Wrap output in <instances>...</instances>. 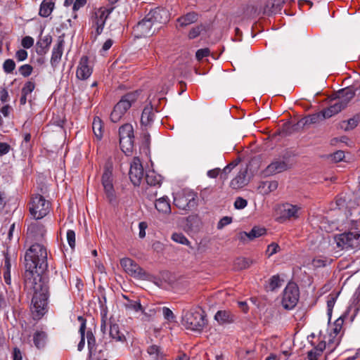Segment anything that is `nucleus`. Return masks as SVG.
I'll list each match as a JSON object with an SVG mask.
<instances>
[{"mask_svg": "<svg viewBox=\"0 0 360 360\" xmlns=\"http://www.w3.org/2000/svg\"><path fill=\"white\" fill-rule=\"evenodd\" d=\"M48 252L46 248L38 243L32 245L25 254L24 281H47L45 274L48 269Z\"/></svg>", "mask_w": 360, "mask_h": 360, "instance_id": "1", "label": "nucleus"}, {"mask_svg": "<svg viewBox=\"0 0 360 360\" xmlns=\"http://www.w3.org/2000/svg\"><path fill=\"white\" fill-rule=\"evenodd\" d=\"M24 283L26 288L33 291L32 303L36 313V316L40 318L44 314L47 305L49 297L47 281H31L30 284L28 283V281H24Z\"/></svg>", "mask_w": 360, "mask_h": 360, "instance_id": "2", "label": "nucleus"}, {"mask_svg": "<svg viewBox=\"0 0 360 360\" xmlns=\"http://www.w3.org/2000/svg\"><path fill=\"white\" fill-rule=\"evenodd\" d=\"M205 311L200 307L184 311L182 325L188 330L201 332L207 324Z\"/></svg>", "mask_w": 360, "mask_h": 360, "instance_id": "3", "label": "nucleus"}, {"mask_svg": "<svg viewBox=\"0 0 360 360\" xmlns=\"http://www.w3.org/2000/svg\"><path fill=\"white\" fill-rule=\"evenodd\" d=\"M294 162L290 153H285L281 157L275 159L264 170L265 176H272L291 169Z\"/></svg>", "mask_w": 360, "mask_h": 360, "instance_id": "4", "label": "nucleus"}, {"mask_svg": "<svg viewBox=\"0 0 360 360\" xmlns=\"http://www.w3.org/2000/svg\"><path fill=\"white\" fill-rule=\"evenodd\" d=\"M138 92H130L122 97L120 101L115 105L110 114V120L112 122H117L124 115L131 104L138 98Z\"/></svg>", "mask_w": 360, "mask_h": 360, "instance_id": "5", "label": "nucleus"}, {"mask_svg": "<svg viewBox=\"0 0 360 360\" xmlns=\"http://www.w3.org/2000/svg\"><path fill=\"white\" fill-rule=\"evenodd\" d=\"M50 210V203L41 195L32 198L30 206L31 215L36 219H40L47 215Z\"/></svg>", "mask_w": 360, "mask_h": 360, "instance_id": "6", "label": "nucleus"}, {"mask_svg": "<svg viewBox=\"0 0 360 360\" xmlns=\"http://www.w3.org/2000/svg\"><path fill=\"white\" fill-rule=\"evenodd\" d=\"M120 145L124 153L131 151L134 146V129L131 124H124L119 129Z\"/></svg>", "mask_w": 360, "mask_h": 360, "instance_id": "7", "label": "nucleus"}, {"mask_svg": "<svg viewBox=\"0 0 360 360\" xmlns=\"http://www.w3.org/2000/svg\"><path fill=\"white\" fill-rule=\"evenodd\" d=\"M360 234L357 232L344 233L335 238L337 246L341 249H359Z\"/></svg>", "mask_w": 360, "mask_h": 360, "instance_id": "8", "label": "nucleus"}, {"mask_svg": "<svg viewBox=\"0 0 360 360\" xmlns=\"http://www.w3.org/2000/svg\"><path fill=\"white\" fill-rule=\"evenodd\" d=\"M299 289L294 283H290L284 289L282 305L286 309H293L299 300Z\"/></svg>", "mask_w": 360, "mask_h": 360, "instance_id": "9", "label": "nucleus"}, {"mask_svg": "<svg viewBox=\"0 0 360 360\" xmlns=\"http://www.w3.org/2000/svg\"><path fill=\"white\" fill-rule=\"evenodd\" d=\"M174 204L179 209L191 210L197 206V195L193 192L178 194L174 198Z\"/></svg>", "mask_w": 360, "mask_h": 360, "instance_id": "10", "label": "nucleus"}, {"mask_svg": "<svg viewBox=\"0 0 360 360\" xmlns=\"http://www.w3.org/2000/svg\"><path fill=\"white\" fill-rule=\"evenodd\" d=\"M157 30L147 15L139 21L133 29V33L136 38H141L153 34Z\"/></svg>", "mask_w": 360, "mask_h": 360, "instance_id": "11", "label": "nucleus"}, {"mask_svg": "<svg viewBox=\"0 0 360 360\" xmlns=\"http://www.w3.org/2000/svg\"><path fill=\"white\" fill-rule=\"evenodd\" d=\"M147 16L148 19L150 20L157 30H160L162 25L166 24L169 20L168 11L160 8L151 10L147 14Z\"/></svg>", "mask_w": 360, "mask_h": 360, "instance_id": "12", "label": "nucleus"}, {"mask_svg": "<svg viewBox=\"0 0 360 360\" xmlns=\"http://www.w3.org/2000/svg\"><path fill=\"white\" fill-rule=\"evenodd\" d=\"M105 195L110 202L115 200V190L112 184V169L106 167L101 179Z\"/></svg>", "mask_w": 360, "mask_h": 360, "instance_id": "13", "label": "nucleus"}, {"mask_svg": "<svg viewBox=\"0 0 360 360\" xmlns=\"http://www.w3.org/2000/svg\"><path fill=\"white\" fill-rule=\"evenodd\" d=\"M120 264L124 270L132 276L141 278L146 274L144 270L130 258L122 259Z\"/></svg>", "mask_w": 360, "mask_h": 360, "instance_id": "14", "label": "nucleus"}, {"mask_svg": "<svg viewBox=\"0 0 360 360\" xmlns=\"http://www.w3.org/2000/svg\"><path fill=\"white\" fill-rule=\"evenodd\" d=\"M109 13L110 11L108 10L102 8L98 9L93 13L91 16L92 26L96 27V36L102 32L105 20Z\"/></svg>", "mask_w": 360, "mask_h": 360, "instance_id": "15", "label": "nucleus"}, {"mask_svg": "<svg viewBox=\"0 0 360 360\" xmlns=\"http://www.w3.org/2000/svg\"><path fill=\"white\" fill-rule=\"evenodd\" d=\"M143 168L139 158H134L131 164L129 175L131 183L138 186L143 177Z\"/></svg>", "mask_w": 360, "mask_h": 360, "instance_id": "16", "label": "nucleus"}, {"mask_svg": "<svg viewBox=\"0 0 360 360\" xmlns=\"http://www.w3.org/2000/svg\"><path fill=\"white\" fill-rule=\"evenodd\" d=\"M279 218L283 220L290 219L291 218H298V211L300 207L289 203L283 204L278 207Z\"/></svg>", "mask_w": 360, "mask_h": 360, "instance_id": "17", "label": "nucleus"}, {"mask_svg": "<svg viewBox=\"0 0 360 360\" xmlns=\"http://www.w3.org/2000/svg\"><path fill=\"white\" fill-rule=\"evenodd\" d=\"M64 34L58 38L57 44L54 46L51 58V65L55 69L59 64L63 52Z\"/></svg>", "mask_w": 360, "mask_h": 360, "instance_id": "18", "label": "nucleus"}, {"mask_svg": "<svg viewBox=\"0 0 360 360\" xmlns=\"http://www.w3.org/2000/svg\"><path fill=\"white\" fill-rule=\"evenodd\" d=\"M266 230L264 228L254 226L250 232L242 231L238 234V239L243 243L255 240L265 235Z\"/></svg>", "mask_w": 360, "mask_h": 360, "instance_id": "19", "label": "nucleus"}, {"mask_svg": "<svg viewBox=\"0 0 360 360\" xmlns=\"http://www.w3.org/2000/svg\"><path fill=\"white\" fill-rule=\"evenodd\" d=\"M86 339L89 357H91L97 352L98 353H101L103 352V350L106 349L105 347V345H106L105 342L104 343V345L99 348V344L96 343V338L91 330H88L86 332Z\"/></svg>", "mask_w": 360, "mask_h": 360, "instance_id": "20", "label": "nucleus"}, {"mask_svg": "<svg viewBox=\"0 0 360 360\" xmlns=\"http://www.w3.org/2000/svg\"><path fill=\"white\" fill-rule=\"evenodd\" d=\"M88 58L83 56L77 70V77L79 79H86L91 75V69L88 65Z\"/></svg>", "mask_w": 360, "mask_h": 360, "instance_id": "21", "label": "nucleus"}, {"mask_svg": "<svg viewBox=\"0 0 360 360\" xmlns=\"http://www.w3.org/2000/svg\"><path fill=\"white\" fill-rule=\"evenodd\" d=\"M248 169L244 168L238 172L237 176L231 180L230 186L233 189H238L247 185L248 180L247 179Z\"/></svg>", "mask_w": 360, "mask_h": 360, "instance_id": "22", "label": "nucleus"}, {"mask_svg": "<svg viewBox=\"0 0 360 360\" xmlns=\"http://www.w3.org/2000/svg\"><path fill=\"white\" fill-rule=\"evenodd\" d=\"M344 108H345V103H341L337 99L328 108L323 110L321 112L323 113V118L326 119L338 113Z\"/></svg>", "mask_w": 360, "mask_h": 360, "instance_id": "23", "label": "nucleus"}, {"mask_svg": "<svg viewBox=\"0 0 360 360\" xmlns=\"http://www.w3.org/2000/svg\"><path fill=\"white\" fill-rule=\"evenodd\" d=\"M198 20V14L194 11L189 12L186 15H184L177 18L176 22L178 25L176 27H184L188 26L191 24H193Z\"/></svg>", "mask_w": 360, "mask_h": 360, "instance_id": "24", "label": "nucleus"}, {"mask_svg": "<svg viewBox=\"0 0 360 360\" xmlns=\"http://www.w3.org/2000/svg\"><path fill=\"white\" fill-rule=\"evenodd\" d=\"M155 116V112L153 105L150 104L146 105L143 110L141 123L143 126L148 127L151 124L153 121Z\"/></svg>", "mask_w": 360, "mask_h": 360, "instance_id": "25", "label": "nucleus"}, {"mask_svg": "<svg viewBox=\"0 0 360 360\" xmlns=\"http://www.w3.org/2000/svg\"><path fill=\"white\" fill-rule=\"evenodd\" d=\"M51 42L52 37L49 34L41 37L37 42V53L41 56L46 54Z\"/></svg>", "mask_w": 360, "mask_h": 360, "instance_id": "26", "label": "nucleus"}, {"mask_svg": "<svg viewBox=\"0 0 360 360\" xmlns=\"http://www.w3.org/2000/svg\"><path fill=\"white\" fill-rule=\"evenodd\" d=\"M338 100L341 103H345V108L355 95V91L352 87L342 89L337 92Z\"/></svg>", "mask_w": 360, "mask_h": 360, "instance_id": "27", "label": "nucleus"}, {"mask_svg": "<svg viewBox=\"0 0 360 360\" xmlns=\"http://www.w3.org/2000/svg\"><path fill=\"white\" fill-rule=\"evenodd\" d=\"M214 319L220 324L231 323L235 321L236 316L229 311H218L214 316Z\"/></svg>", "mask_w": 360, "mask_h": 360, "instance_id": "28", "label": "nucleus"}, {"mask_svg": "<svg viewBox=\"0 0 360 360\" xmlns=\"http://www.w3.org/2000/svg\"><path fill=\"white\" fill-rule=\"evenodd\" d=\"M323 117L322 112H319V113L310 115L309 116H307L302 120H300L297 123V125L300 126H304V125H309L311 124H315L316 122H319L321 120H324Z\"/></svg>", "mask_w": 360, "mask_h": 360, "instance_id": "29", "label": "nucleus"}, {"mask_svg": "<svg viewBox=\"0 0 360 360\" xmlns=\"http://www.w3.org/2000/svg\"><path fill=\"white\" fill-rule=\"evenodd\" d=\"M186 227L191 231L199 229L201 225L200 217L197 214H191L186 218Z\"/></svg>", "mask_w": 360, "mask_h": 360, "instance_id": "30", "label": "nucleus"}, {"mask_svg": "<svg viewBox=\"0 0 360 360\" xmlns=\"http://www.w3.org/2000/svg\"><path fill=\"white\" fill-rule=\"evenodd\" d=\"M47 335L44 331H37L33 335V342L35 347L38 349H42L46 344Z\"/></svg>", "mask_w": 360, "mask_h": 360, "instance_id": "31", "label": "nucleus"}, {"mask_svg": "<svg viewBox=\"0 0 360 360\" xmlns=\"http://www.w3.org/2000/svg\"><path fill=\"white\" fill-rule=\"evenodd\" d=\"M155 205L157 210L160 212L169 214L171 212L170 204L167 198L163 197L156 200Z\"/></svg>", "mask_w": 360, "mask_h": 360, "instance_id": "32", "label": "nucleus"}, {"mask_svg": "<svg viewBox=\"0 0 360 360\" xmlns=\"http://www.w3.org/2000/svg\"><path fill=\"white\" fill-rule=\"evenodd\" d=\"M28 231L37 240L39 238H43L46 233L45 227L42 224L38 223L32 224L31 226L29 227Z\"/></svg>", "mask_w": 360, "mask_h": 360, "instance_id": "33", "label": "nucleus"}, {"mask_svg": "<svg viewBox=\"0 0 360 360\" xmlns=\"http://www.w3.org/2000/svg\"><path fill=\"white\" fill-rule=\"evenodd\" d=\"M253 262L254 261L249 258L238 257L234 261L233 266L236 270L241 271L249 268Z\"/></svg>", "mask_w": 360, "mask_h": 360, "instance_id": "34", "label": "nucleus"}, {"mask_svg": "<svg viewBox=\"0 0 360 360\" xmlns=\"http://www.w3.org/2000/svg\"><path fill=\"white\" fill-rule=\"evenodd\" d=\"M110 335L112 339L115 340L116 341H120L122 342L126 341L125 335H124V333L120 332L119 326L116 323L110 325Z\"/></svg>", "mask_w": 360, "mask_h": 360, "instance_id": "35", "label": "nucleus"}, {"mask_svg": "<svg viewBox=\"0 0 360 360\" xmlns=\"http://www.w3.org/2000/svg\"><path fill=\"white\" fill-rule=\"evenodd\" d=\"M54 8V3L44 1L40 6L39 15L42 17H48L51 15Z\"/></svg>", "mask_w": 360, "mask_h": 360, "instance_id": "36", "label": "nucleus"}, {"mask_svg": "<svg viewBox=\"0 0 360 360\" xmlns=\"http://www.w3.org/2000/svg\"><path fill=\"white\" fill-rule=\"evenodd\" d=\"M123 297L127 300V302L124 303L126 309L134 311H141L143 313L142 306L139 300H131L126 295H123Z\"/></svg>", "mask_w": 360, "mask_h": 360, "instance_id": "37", "label": "nucleus"}, {"mask_svg": "<svg viewBox=\"0 0 360 360\" xmlns=\"http://www.w3.org/2000/svg\"><path fill=\"white\" fill-rule=\"evenodd\" d=\"M146 181L149 186H160L161 183V176L158 175L153 171H151L146 174Z\"/></svg>", "mask_w": 360, "mask_h": 360, "instance_id": "38", "label": "nucleus"}, {"mask_svg": "<svg viewBox=\"0 0 360 360\" xmlns=\"http://www.w3.org/2000/svg\"><path fill=\"white\" fill-rule=\"evenodd\" d=\"M359 123V120L355 118H350L347 121H342L340 123V128L345 131H349L354 129Z\"/></svg>", "mask_w": 360, "mask_h": 360, "instance_id": "39", "label": "nucleus"}, {"mask_svg": "<svg viewBox=\"0 0 360 360\" xmlns=\"http://www.w3.org/2000/svg\"><path fill=\"white\" fill-rule=\"evenodd\" d=\"M298 127H300V125H297V124L291 125L290 123H285L280 130L279 134L285 136H288L297 129Z\"/></svg>", "mask_w": 360, "mask_h": 360, "instance_id": "40", "label": "nucleus"}, {"mask_svg": "<svg viewBox=\"0 0 360 360\" xmlns=\"http://www.w3.org/2000/svg\"><path fill=\"white\" fill-rule=\"evenodd\" d=\"M92 129L93 131L95 134V136L98 139H101L102 137V125H101V121L99 118L94 119L93 124H92Z\"/></svg>", "mask_w": 360, "mask_h": 360, "instance_id": "41", "label": "nucleus"}, {"mask_svg": "<svg viewBox=\"0 0 360 360\" xmlns=\"http://www.w3.org/2000/svg\"><path fill=\"white\" fill-rule=\"evenodd\" d=\"M281 285V280L278 275H274L271 277L269 281V290L271 291H274L277 288H279Z\"/></svg>", "mask_w": 360, "mask_h": 360, "instance_id": "42", "label": "nucleus"}, {"mask_svg": "<svg viewBox=\"0 0 360 360\" xmlns=\"http://www.w3.org/2000/svg\"><path fill=\"white\" fill-rule=\"evenodd\" d=\"M205 29L206 27L203 24L198 25L190 30L188 33V38L191 39L196 38L200 35L201 32L205 30Z\"/></svg>", "mask_w": 360, "mask_h": 360, "instance_id": "43", "label": "nucleus"}, {"mask_svg": "<svg viewBox=\"0 0 360 360\" xmlns=\"http://www.w3.org/2000/svg\"><path fill=\"white\" fill-rule=\"evenodd\" d=\"M172 239L180 244L189 245L190 242L189 240L186 238V236L181 233H174L172 236Z\"/></svg>", "mask_w": 360, "mask_h": 360, "instance_id": "44", "label": "nucleus"}, {"mask_svg": "<svg viewBox=\"0 0 360 360\" xmlns=\"http://www.w3.org/2000/svg\"><path fill=\"white\" fill-rule=\"evenodd\" d=\"M6 294H7V304L8 306H13L15 305L18 302V297L17 295L15 293V292L13 290H6Z\"/></svg>", "mask_w": 360, "mask_h": 360, "instance_id": "45", "label": "nucleus"}, {"mask_svg": "<svg viewBox=\"0 0 360 360\" xmlns=\"http://www.w3.org/2000/svg\"><path fill=\"white\" fill-rule=\"evenodd\" d=\"M15 68V63L12 59H7L4 61L3 68L5 72L11 73Z\"/></svg>", "mask_w": 360, "mask_h": 360, "instance_id": "46", "label": "nucleus"}, {"mask_svg": "<svg viewBox=\"0 0 360 360\" xmlns=\"http://www.w3.org/2000/svg\"><path fill=\"white\" fill-rule=\"evenodd\" d=\"M35 88V84L32 81L27 82L22 89V94L28 95L31 94Z\"/></svg>", "mask_w": 360, "mask_h": 360, "instance_id": "47", "label": "nucleus"}, {"mask_svg": "<svg viewBox=\"0 0 360 360\" xmlns=\"http://www.w3.org/2000/svg\"><path fill=\"white\" fill-rule=\"evenodd\" d=\"M280 250H281L280 246L277 243H272L268 245L266 252L268 255V257H271L273 255L279 252Z\"/></svg>", "mask_w": 360, "mask_h": 360, "instance_id": "48", "label": "nucleus"}, {"mask_svg": "<svg viewBox=\"0 0 360 360\" xmlns=\"http://www.w3.org/2000/svg\"><path fill=\"white\" fill-rule=\"evenodd\" d=\"M33 68L32 65L26 64L23 65L20 67L19 68V72L23 76V77H28L31 75L32 72Z\"/></svg>", "mask_w": 360, "mask_h": 360, "instance_id": "49", "label": "nucleus"}, {"mask_svg": "<svg viewBox=\"0 0 360 360\" xmlns=\"http://www.w3.org/2000/svg\"><path fill=\"white\" fill-rule=\"evenodd\" d=\"M67 240L70 247L72 249L75 248V233L72 230H68L67 232Z\"/></svg>", "mask_w": 360, "mask_h": 360, "instance_id": "50", "label": "nucleus"}, {"mask_svg": "<svg viewBox=\"0 0 360 360\" xmlns=\"http://www.w3.org/2000/svg\"><path fill=\"white\" fill-rule=\"evenodd\" d=\"M247 205L248 201L241 197H238L234 202L235 208L238 210L245 208L247 206Z\"/></svg>", "mask_w": 360, "mask_h": 360, "instance_id": "51", "label": "nucleus"}, {"mask_svg": "<svg viewBox=\"0 0 360 360\" xmlns=\"http://www.w3.org/2000/svg\"><path fill=\"white\" fill-rule=\"evenodd\" d=\"M210 51L208 48L201 49L197 51L195 53L196 58L201 60L203 58L209 56Z\"/></svg>", "mask_w": 360, "mask_h": 360, "instance_id": "52", "label": "nucleus"}, {"mask_svg": "<svg viewBox=\"0 0 360 360\" xmlns=\"http://www.w3.org/2000/svg\"><path fill=\"white\" fill-rule=\"evenodd\" d=\"M22 46L25 49L32 47L34 44V39L32 37L27 36L22 39Z\"/></svg>", "mask_w": 360, "mask_h": 360, "instance_id": "53", "label": "nucleus"}, {"mask_svg": "<svg viewBox=\"0 0 360 360\" xmlns=\"http://www.w3.org/2000/svg\"><path fill=\"white\" fill-rule=\"evenodd\" d=\"M232 222V218L230 217H224L220 219L219 223L217 224V229H221L225 226L231 224Z\"/></svg>", "mask_w": 360, "mask_h": 360, "instance_id": "54", "label": "nucleus"}, {"mask_svg": "<svg viewBox=\"0 0 360 360\" xmlns=\"http://www.w3.org/2000/svg\"><path fill=\"white\" fill-rule=\"evenodd\" d=\"M162 314L164 316V318L168 321H172L174 319V315L171 309L169 308L164 307L162 308Z\"/></svg>", "mask_w": 360, "mask_h": 360, "instance_id": "55", "label": "nucleus"}, {"mask_svg": "<svg viewBox=\"0 0 360 360\" xmlns=\"http://www.w3.org/2000/svg\"><path fill=\"white\" fill-rule=\"evenodd\" d=\"M148 225L146 222L141 221L139 224V236L141 238H143L146 236V229H147Z\"/></svg>", "mask_w": 360, "mask_h": 360, "instance_id": "56", "label": "nucleus"}, {"mask_svg": "<svg viewBox=\"0 0 360 360\" xmlns=\"http://www.w3.org/2000/svg\"><path fill=\"white\" fill-rule=\"evenodd\" d=\"M333 160L335 162H340L345 158V153L342 150H338L332 155Z\"/></svg>", "mask_w": 360, "mask_h": 360, "instance_id": "57", "label": "nucleus"}, {"mask_svg": "<svg viewBox=\"0 0 360 360\" xmlns=\"http://www.w3.org/2000/svg\"><path fill=\"white\" fill-rule=\"evenodd\" d=\"M147 351L150 355L156 354L157 356H159L160 354V348L155 345L150 346Z\"/></svg>", "mask_w": 360, "mask_h": 360, "instance_id": "58", "label": "nucleus"}, {"mask_svg": "<svg viewBox=\"0 0 360 360\" xmlns=\"http://www.w3.org/2000/svg\"><path fill=\"white\" fill-rule=\"evenodd\" d=\"M254 353L253 350H241L239 352V356L241 359H245L247 358V360H250L251 357H248L249 356H252Z\"/></svg>", "mask_w": 360, "mask_h": 360, "instance_id": "59", "label": "nucleus"}, {"mask_svg": "<svg viewBox=\"0 0 360 360\" xmlns=\"http://www.w3.org/2000/svg\"><path fill=\"white\" fill-rule=\"evenodd\" d=\"M11 149L10 145L6 143H0V156L7 154Z\"/></svg>", "mask_w": 360, "mask_h": 360, "instance_id": "60", "label": "nucleus"}, {"mask_svg": "<svg viewBox=\"0 0 360 360\" xmlns=\"http://www.w3.org/2000/svg\"><path fill=\"white\" fill-rule=\"evenodd\" d=\"M336 297L334 296L330 297L327 301L328 314L329 316L331 315L332 309L334 307Z\"/></svg>", "mask_w": 360, "mask_h": 360, "instance_id": "61", "label": "nucleus"}, {"mask_svg": "<svg viewBox=\"0 0 360 360\" xmlns=\"http://www.w3.org/2000/svg\"><path fill=\"white\" fill-rule=\"evenodd\" d=\"M15 56L19 61H22L27 58V52L24 49H20L16 52Z\"/></svg>", "mask_w": 360, "mask_h": 360, "instance_id": "62", "label": "nucleus"}, {"mask_svg": "<svg viewBox=\"0 0 360 360\" xmlns=\"http://www.w3.org/2000/svg\"><path fill=\"white\" fill-rule=\"evenodd\" d=\"M79 333L81 335V340L77 345V349L79 351H82L85 345V332H84L83 328H82V332Z\"/></svg>", "mask_w": 360, "mask_h": 360, "instance_id": "63", "label": "nucleus"}, {"mask_svg": "<svg viewBox=\"0 0 360 360\" xmlns=\"http://www.w3.org/2000/svg\"><path fill=\"white\" fill-rule=\"evenodd\" d=\"M86 3V0H75V1L73 4V10L77 11L80 8L83 7Z\"/></svg>", "mask_w": 360, "mask_h": 360, "instance_id": "64", "label": "nucleus"}]
</instances>
